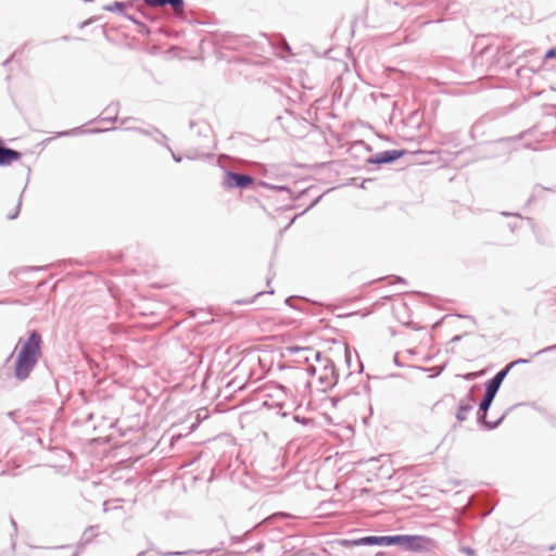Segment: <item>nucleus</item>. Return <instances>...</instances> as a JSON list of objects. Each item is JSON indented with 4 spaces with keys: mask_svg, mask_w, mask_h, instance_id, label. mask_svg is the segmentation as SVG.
Segmentation results:
<instances>
[{
    "mask_svg": "<svg viewBox=\"0 0 556 556\" xmlns=\"http://www.w3.org/2000/svg\"><path fill=\"white\" fill-rule=\"evenodd\" d=\"M556 55V50L554 48L549 49L545 53V59H552Z\"/></svg>",
    "mask_w": 556,
    "mask_h": 556,
    "instance_id": "bb28decb",
    "label": "nucleus"
},
{
    "mask_svg": "<svg viewBox=\"0 0 556 556\" xmlns=\"http://www.w3.org/2000/svg\"><path fill=\"white\" fill-rule=\"evenodd\" d=\"M307 372L309 375H315L316 374V367L313 366V365H309L307 368H306Z\"/></svg>",
    "mask_w": 556,
    "mask_h": 556,
    "instance_id": "c756f323",
    "label": "nucleus"
},
{
    "mask_svg": "<svg viewBox=\"0 0 556 556\" xmlns=\"http://www.w3.org/2000/svg\"><path fill=\"white\" fill-rule=\"evenodd\" d=\"M460 552H463L464 554H466L467 556H476V553L475 551L469 547V546H463L460 547Z\"/></svg>",
    "mask_w": 556,
    "mask_h": 556,
    "instance_id": "4be33fe9",
    "label": "nucleus"
},
{
    "mask_svg": "<svg viewBox=\"0 0 556 556\" xmlns=\"http://www.w3.org/2000/svg\"><path fill=\"white\" fill-rule=\"evenodd\" d=\"M21 205H22V194L20 195V199H18V202H17V205L15 207V214H9L8 215V218L9 219H14L17 217L18 213H20V210H21Z\"/></svg>",
    "mask_w": 556,
    "mask_h": 556,
    "instance_id": "412c9836",
    "label": "nucleus"
},
{
    "mask_svg": "<svg viewBox=\"0 0 556 556\" xmlns=\"http://www.w3.org/2000/svg\"><path fill=\"white\" fill-rule=\"evenodd\" d=\"M153 131H154V135H153L152 139L156 143L165 147L168 151H172V148L168 144L167 136L165 134H163L159 128H153Z\"/></svg>",
    "mask_w": 556,
    "mask_h": 556,
    "instance_id": "4468645a",
    "label": "nucleus"
},
{
    "mask_svg": "<svg viewBox=\"0 0 556 556\" xmlns=\"http://www.w3.org/2000/svg\"><path fill=\"white\" fill-rule=\"evenodd\" d=\"M459 340H460V336H455V337L452 339V341H453V342H456V341H459Z\"/></svg>",
    "mask_w": 556,
    "mask_h": 556,
    "instance_id": "c9c22d12",
    "label": "nucleus"
},
{
    "mask_svg": "<svg viewBox=\"0 0 556 556\" xmlns=\"http://www.w3.org/2000/svg\"><path fill=\"white\" fill-rule=\"evenodd\" d=\"M124 9H125V4L119 1H115L112 4L104 7V10H106V11H110V12L118 11L122 14L124 13Z\"/></svg>",
    "mask_w": 556,
    "mask_h": 556,
    "instance_id": "f3484780",
    "label": "nucleus"
},
{
    "mask_svg": "<svg viewBox=\"0 0 556 556\" xmlns=\"http://www.w3.org/2000/svg\"><path fill=\"white\" fill-rule=\"evenodd\" d=\"M123 16L125 18H127L128 21L132 22L134 24H136L139 27L138 31L140 34H148L149 33L148 27L140 21V18L137 15L124 12Z\"/></svg>",
    "mask_w": 556,
    "mask_h": 556,
    "instance_id": "2eb2a0df",
    "label": "nucleus"
},
{
    "mask_svg": "<svg viewBox=\"0 0 556 556\" xmlns=\"http://www.w3.org/2000/svg\"><path fill=\"white\" fill-rule=\"evenodd\" d=\"M394 363H395V365H397V366H402V365H401V363L399 362V356H397V354H395V355H394Z\"/></svg>",
    "mask_w": 556,
    "mask_h": 556,
    "instance_id": "72a5a7b5",
    "label": "nucleus"
},
{
    "mask_svg": "<svg viewBox=\"0 0 556 556\" xmlns=\"http://www.w3.org/2000/svg\"><path fill=\"white\" fill-rule=\"evenodd\" d=\"M555 349H556V344H554V345H552V346H548V348H546V349H543V350H541V351L536 352V353H535V355H539V354H541V353H544V352H547V351H552V350H555Z\"/></svg>",
    "mask_w": 556,
    "mask_h": 556,
    "instance_id": "c85d7f7f",
    "label": "nucleus"
},
{
    "mask_svg": "<svg viewBox=\"0 0 556 556\" xmlns=\"http://www.w3.org/2000/svg\"><path fill=\"white\" fill-rule=\"evenodd\" d=\"M294 419L298 421V422H301V424H306L307 420L305 418H300L299 416H295Z\"/></svg>",
    "mask_w": 556,
    "mask_h": 556,
    "instance_id": "2f4dec72",
    "label": "nucleus"
},
{
    "mask_svg": "<svg viewBox=\"0 0 556 556\" xmlns=\"http://www.w3.org/2000/svg\"><path fill=\"white\" fill-rule=\"evenodd\" d=\"M390 279H392L391 283H394V282H399V283H403V285H406V280L400 276H391Z\"/></svg>",
    "mask_w": 556,
    "mask_h": 556,
    "instance_id": "393cba45",
    "label": "nucleus"
},
{
    "mask_svg": "<svg viewBox=\"0 0 556 556\" xmlns=\"http://www.w3.org/2000/svg\"><path fill=\"white\" fill-rule=\"evenodd\" d=\"M119 111V103L118 102H112L109 104L100 114L99 118L101 121H109V122H116L117 121V114Z\"/></svg>",
    "mask_w": 556,
    "mask_h": 556,
    "instance_id": "ddd939ff",
    "label": "nucleus"
},
{
    "mask_svg": "<svg viewBox=\"0 0 556 556\" xmlns=\"http://www.w3.org/2000/svg\"><path fill=\"white\" fill-rule=\"evenodd\" d=\"M14 414H15L14 412H10V413L8 414V416H9L10 418H12V417L14 416Z\"/></svg>",
    "mask_w": 556,
    "mask_h": 556,
    "instance_id": "4c0bfd02",
    "label": "nucleus"
},
{
    "mask_svg": "<svg viewBox=\"0 0 556 556\" xmlns=\"http://www.w3.org/2000/svg\"><path fill=\"white\" fill-rule=\"evenodd\" d=\"M12 547L15 548V542L12 540Z\"/></svg>",
    "mask_w": 556,
    "mask_h": 556,
    "instance_id": "58836bf2",
    "label": "nucleus"
},
{
    "mask_svg": "<svg viewBox=\"0 0 556 556\" xmlns=\"http://www.w3.org/2000/svg\"><path fill=\"white\" fill-rule=\"evenodd\" d=\"M292 300H293V298H288V299H286V303H287L288 305H291Z\"/></svg>",
    "mask_w": 556,
    "mask_h": 556,
    "instance_id": "f704fd0d",
    "label": "nucleus"
},
{
    "mask_svg": "<svg viewBox=\"0 0 556 556\" xmlns=\"http://www.w3.org/2000/svg\"><path fill=\"white\" fill-rule=\"evenodd\" d=\"M18 345L21 348L15 359L14 376L18 381H24L41 357L42 336L39 331L33 330L26 340L20 339Z\"/></svg>",
    "mask_w": 556,
    "mask_h": 556,
    "instance_id": "f257e3e1",
    "label": "nucleus"
},
{
    "mask_svg": "<svg viewBox=\"0 0 556 556\" xmlns=\"http://www.w3.org/2000/svg\"><path fill=\"white\" fill-rule=\"evenodd\" d=\"M148 7H170L175 13H182L185 8L184 0H143Z\"/></svg>",
    "mask_w": 556,
    "mask_h": 556,
    "instance_id": "9b49d317",
    "label": "nucleus"
},
{
    "mask_svg": "<svg viewBox=\"0 0 556 556\" xmlns=\"http://www.w3.org/2000/svg\"><path fill=\"white\" fill-rule=\"evenodd\" d=\"M406 153L405 150H386L367 159L368 164L383 165L391 164L402 157Z\"/></svg>",
    "mask_w": 556,
    "mask_h": 556,
    "instance_id": "423d86ee",
    "label": "nucleus"
},
{
    "mask_svg": "<svg viewBox=\"0 0 556 556\" xmlns=\"http://www.w3.org/2000/svg\"><path fill=\"white\" fill-rule=\"evenodd\" d=\"M301 357H303V359L305 362H309L311 359H315L316 362L323 361L325 363L324 370L325 371L330 370L331 374L333 372V369H334L333 363L329 358L323 357L320 352H318L312 348L303 349V355H301Z\"/></svg>",
    "mask_w": 556,
    "mask_h": 556,
    "instance_id": "1a4fd4ad",
    "label": "nucleus"
},
{
    "mask_svg": "<svg viewBox=\"0 0 556 556\" xmlns=\"http://www.w3.org/2000/svg\"><path fill=\"white\" fill-rule=\"evenodd\" d=\"M153 128H155L154 126L150 127V128H140V127H127L126 129L127 130H131V131H135L139 135H142V136H147V137H153L154 135V131H153Z\"/></svg>",
    "mask_w": 556,
    "mask_h": 556,
    "instance_id": "dca6fc26",
    "label": "nucleus"
},
{
    "mask_svg": "<svg viewBox=\"0 0 556 556\" xmlns=\"http://www.w3.org/2000/svg\"><path fill=\"white\" fill-rule=\"evenodd\" d=\"M169 152H170V154H172V156H173L175 162H177V163L181 162L182 157L180 155H177L173 150L169 151Z\"/></svg>",
    "mask_w": 556,
    "mask_h": 556,
    "instance_id": "cd10ccee",
    "label": "nucleus"
},
{
    "mask_svg": "<svg viewBox=\"0 0 556 556\" xmlns=\"http://www.w3.org/2000/svg\"><path fill=\"white\" fill-rule=\"evenodd\" d=\"M397 536L395 535H368L363 536L357 540L352 541V544L355 546H397Z\"/></svg>",
    "mask_w": 556,
    "mask_h": 556,
    "instance_id": "39448f33",
    "label": "nucleus"
},
{
    "mask_svg": "<svg viewBox=\"0 0 556 556\" xmlns=\"http://www.w3.org/2000/svg\"><path fill=\"white\" fill-rule=\"evenodd\" d=\"M476 399L471 392L467 393L465 399L459 401V405L456 412V419L459 422L467 420L469 413L472 410Z\"/></svg>",
    "mask_w": 556,
    "mask_h": 556,
    "instance_id": "6e6552de",
    "label": "nucleus"
},
{
    "mask_svg": "<svg viewBox=\"0 0 556 556\" xmlns=\"http://www.w3.org/2000/svg\"><path fill=\"white\" fill-rule=\"evenodd\" d=\"M262 185L268 189L280 191V192H287L288 194H291V190L286 186L270 185L268 182H262Z\"/></svg>",
    "mask_w": 556,
    "mask_h": 556,
    "instance_id": "a211bd4d",
    "label": "nucleus"
},
{
    "mask_svg": "<svg viewBox=\"0 0 556 556\" xmlns=\"http://www.w3.org/2000/svg\"><path fill=\"white\" fill-rule=\"evenodd\" d=\"M130 119H132V118L131 117L123 118V119H121V124L126 125V124H128V121H130Z\"/></svg>",
    "mask_w": 556,
    "mask_h": 556,
    "instance_id": "473e14b6",
    "label": "nucleus"
},
{
    "mask_svg": "<svg viewBox=\"0 0 556 556\" xmlns=\"http://www.w3.org/2000/svg\"><path fill=\"white\" fill-rule=\"evenodd\" d=\"M254 182V179L249 174H242V173H236L226 169L224 179L222 181V187L226 190L229 189H247L250 186H252Z\"/></svg>",
    "mask_w": 556,
    "mask_h": 556,
    "instance_id": "20e7f679",
    "label": "nucleus"
},
{
    "mask_svg": "<svg viewBox=\"0 0 556 556\" xmlns=\"http://www.w3.org/2000/svg\"><path fill=\"white\" fill-rule=\"evenodd\" d=\"M22 157V153L8 148L3 140L0 139V166H8Z\"/></svg>",
    "mask_w": 556,
    "mask_h": 556,
    "instance_id": "9d476101",
    "label": "nucleus"
},
{
    "mask_svg": "<svg viewBox=\"0 0 556 556\" xmlns=\"http://www.w3.org/2000/svg\"><path fill=\"white\" fill-rule=\"evenodd\" d=\"M303 349H304V348H301V346H296V345H294V346H289V348H288V351H289L291 354H296V353H301V354H303Z\"/></svg>",
    "mask_w": 556,
    "mask_h": 556,
    "instance_id": "5701e85b",
    "label": "nucleus"
},
{
    "mask_svg": "<svg viewBox=\"0 0 556 556\" xmlns=\"http://www.w3.org/2000/svg\"><path fill=\"white\" fill-rule=\"evenodd\" d=\"M186 554V552H164V553H160L161 556H178V555H184Z\"/></svg>",
    "mask_w": 556,
    "mask_h": 556,
    "instance_id": "a878e982",
    "label": "nucleus"
},
{
    "mask_svg": "<svg viewBox=\"0 0 556 556\" xmlns=\"http://www.w3.org/2000/svg\"><path fill=\"white\" fill-rule=\"evenodd\" d=\"M115 129H116L115 127L106 128V129H100V128L84 129L80 126V127H75V128L68 129V130L60 131V132H58V137H68V136H76V135H83V134H99L102 131L115 130Z\"/></svg>",
    "mask_w": 556,
    "mask_h": 556,
    "instance_id": "f8f14e48",
    "label": "nucleus"
},
{
    "mask_svg": "<svg viewBox=\"0 0 556 556\" xmlns=\"http://www.w3.org/2000/svg\"><path fill=\"white\" fill-rule=\"evenodd\" d=\"M186 156H187L188 159H190V160H194V159H205V157H210V156H212V155H211V154H208V153H202V154H200V155H191V154H187Z\"/></svg>",
    "mask_w": 556,
    "mask_h": 556,
    "instance_id": "b1692460",
    "label": "nucleus"
},
{
    "mask_svg": "<svg viewBox=\"0 0 556 556\" xmlns=\"http://www.w3.org/2000/svg\"><path fill=\"white\" fill-rule=\"evenodd\" d=\"M189 126L191 129L195 128L197 135L202 138L199 144L204 148H211L213 143L212 127L204 121H190Z\"/></svg>",
    "mask_w": 556,
    "mask_h": 556,
    "instance_id": "0eeeda50",
    "label": "nucleus"
},
{
    "mask_svg": "<svg viewBox=\"0 0 556 556\" xmlns=\"http://www.w3.org/2000/svg\"><path fill=\"white\" fill-rule=\"evenodd\" d=\"M529 361L528 359H525V358H518L514 362H511L510 364H508L504 369H508V371L516 365H522V364H526L528 363Z\"/></svg>",
    "mask_w": 556,
    "mask_h": 556,
    "instance_id": "aec40b11",
    "label": "nucleus"
},
{
    "mask_svg": "<svg viewBox=\"0 0 556 556\" xmlns=\"http://www.w3.org/2000/svg\"><path fill=\"white\" fill-rule=\"evenodd\" d=\"M320 199H321V195H319L318 198H316V199L312 202V204H311L306 210H304V211L301 213V215H302V214H304L305 212H307V211H308L309 208H312L313 206H315V205L319 202V200H320ZM299 216H300V214H299ZM296 217H298V215H295V216L290 220V223L288 224L287 228H288V227H290V226L294 223V220L296 219Z\"/></svg>",
    "mask_w": 556,
    "mask_h": 556,
    "instance_id": "6ab92c4d",
    "label": "nucleus"
},
{
    "mask_svg": "<svg viewBox=\"0 0 556 556\" xmlns=\"http://www.w3.org/2000/svg\"><path fill=\"white\" fill-rule=\"evenodd\" d=\"M502 215H504V216H510V215H513V214H511V213H508V212H503V213H502Z\"/></svg>",
    "mask_w": 556,
    "mask_h": 556,
    "instance_id": "e433bc0d",
    "label": "nucleus"
},
{
    "mask_svg": "<svg viewBox=\"0 0 556 556\" xmlns=\"http://www.w3.org/2000/svg\"><path fill=\"white\" fill-rule=\"evenodd\" d=\"M508 375V369H501L497 371L490 380L485 383V391L482 400L479 403V408L477 413V421L479 425L484 427L488 430H493L497 428L502 421L504 420L506 414H503L495 421H489L486 419L488 410L490 409L504 379Z\"/></svg>",
    "mask_w": 556,
    "mask_h": 556,
    "instance_id": "f03ea898",
    "label": "nucleus"
},
{
    "mask_svg": "<svg viewBox=\"0 0 556 556\" xmlns=\"http://www.w3.org/2000/svg\"><path fill=\"white\" fill-rule=\"evenodd\" d=\"M397 546L408 552H429L435 546V542L424 535L399 534Z\"/></svg>",
    "mask_w": 556,
    "mask_h": 556,
    "instance_id": "7ed1b4c3",
    "label": "nucleus"
},
{
    "mask_svg": "<svg viewBox=\"0 0 556 556\" xmlns=\"http://www.w3.org/2000/svg\"><path fill=\"white\" fill-rule=\"evenodd\" d=\"M11 526L14 528V534L16 535L17 525H16V521L13 518H11Z\"/></svg>",
    "mask_w": 556,
    "mask_h": 556,
    "instance_id": "7c9ffc66",
    "label": "nucleus"
}]
</instances>
